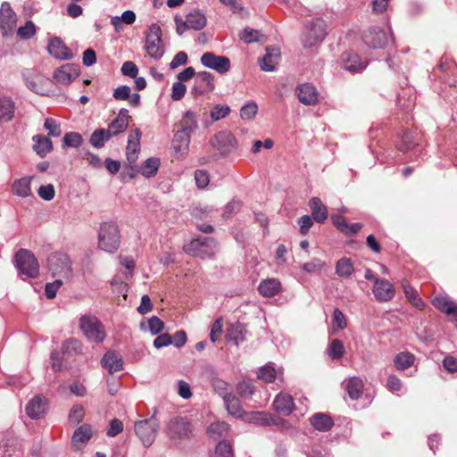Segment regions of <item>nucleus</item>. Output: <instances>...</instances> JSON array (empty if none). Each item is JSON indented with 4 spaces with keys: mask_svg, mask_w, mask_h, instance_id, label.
Here are the masks:
<instances>
[{
    "mask_svg": "<svg viewBox=\"0 0 457 457\" xmlns=\"http://www.w3.org/2000/svg\"><path fill=\"white\" fill-rule=\"evenodd\" d=\"M345 353V346L339 339H333L328 348V354L333 360L340 359Z\"/></svg>",
    "mask_w": 457,
    "mask_h": 457,
    "instance_id": "nucleus-51",
    "label": "nucleus"
},
{
    "mask_svg": "<svg viewBox=\"0 0 457 457\" xmlns=\"http://www.w3.org/2000/svg\"><path fill=\"white\" fill-rule=\"evenodd\" d=\"M312 210V217L318 223H323L328 219L327 207L319 197H312L309 202Z\"/></svg>",
    "mask_w": 457,
    "mask_h": 457,
    "instance_id": "nucleus-33",
    "label": "nucleus"
},
{
    "mask_svg": "<svg viewBox=\"0 0 457 457\" xmlns=\"http://www.w3.org/2000/svg\"><path fill=\"white\" fill-rule=\"evenodd\" d=\"M141 131L139 129H132L128 137V145L126 147V155L129 163L132 166L138 158L140 150Z\"/></svg>",
    "mask_w": 457,
    "mask_h": 457,
    "instance_id": "nucleus-18",
    "label": "nucleus"
},
{
    "mask_svg": "<svg viewBox=\"0 0 457 457\" xmlns=\"http://www.w3.org/2000/svg\"><path fill=\"white\" fill-rule=\"evenodd\" d=\"M155 414L156 411L149 419L136 421L134 425L135 433L145 448H149L154 444L160 429V423Z\"/></svg>",
    "mask_w": 457,
    "mask_h": 457,
    "instance_id": "nucleus-2",
    "label": "nucleus"
},
{
    "mask_svg": "<svg viewBox=\"0 0 457 457\" xmlns=\"http://www.w3.org/2000/svg\"><path fill=\"white\" fill-rule=\"evenodd\" d=\"M393 42L394 38L388 24L385 25L384 28L373 29V49L385 48L389 43Z\"/></svg>",
    "mask_w": 457,
    "mask_h": 457,
    "instance_id": "nucleus-29",
    "label": "nucleus"
},
{
    "mask_svg": "<svg viewBox=\"0 0 457 457\" xmlns=\"http://www.w3.org/2000/svg\"><path fill=\"white\" fill-rule=\"evenodd\" d=\"M299 101L305 105H312L319 101V93L316 87L309 83L299 85L295 89Z\"/></svg>",
    "mask_w": 457,
    "mask_h": 457,
    "instance_id": "nucleus-22",
    "label": "nucleus"
},
{
    "mask_svg": "<svg viewBox=\"0 0 457 457\" xmlns=\"http://www.w3.org/2000/svg\"><path fill=\"white\" fill-rule=\"evenodd\" d=\"M15 112L14 102L7 96L0 98V122H8L12 120Z\"/></svg>",
    "mask_w": 457,
    "mask_h": 457,
    "instance_id": "nucleus-35",
    "label": "nucleus"
},
{
    "mask_svg": "<svg viewBox=\"0 0 457 457\" xmlns=\"http://www.w3.org/2000/svg\"><path fill=\"white\" fill-rule=\"evenodd\" d=\"M174 21L177 34L182 36L187 29L200 30L204 29L206 26L207 20L202 12L195 10L187 14L185 20L181 16L176 15Z\"/></svg>",
    "mask_w": 457,
    "mask_h": 457,
    "instance_id": "nucleus-6",
    "label": "nucleus"
},
{
    "mask_svg": "<svg viewBox=\"0 0 457 457\" xmlns=\"http://www.w3.org/2000/svg\"><path fill=\"white\" fill-rule=\"evenodd\" d=\"M191 133L178 130L174 134L172 141V148L177 157H184L188 151L190 144Z\"/></svg>",
    "mask_w": 457,
    "mask_h": 457,
    "instance_id": "nucleus-25",
    "label": "nucleus"
},
{
    "mask_svg": "<svg viewBox=\"0 0 457 457\" xmlns=\"http://www.w3.org/2000/svg\"><path fill=\"white\" fill-rule=\"evenodd\" d=\"M17 24L16 13L7 2H4L0 7V29L4 36L11 33Z\"/></svg>",
    "mask_w": 457,
    "mask_h": 457,
    "instance_id": "nucleus-15",
    "label": "nucleus"
},
{
    "mask_svg": "<svg viewBox=\"0 0 457 457\" xmlns=\"http://www.w3.org/2000/svg\"><path fill=\"white\" fill-rule=\"evenodd\" d=\"M226 409L229 414L235 417H241L243 414V409L241 407L239 400L232 394L228 397L223 400Z\"/></svg>",
    "mask_w": 457,
    "mask_h": 457,
    "instance_id": "nucleus-45",
    "label": "nucleus"
},
{
    "mask_svg": "<svg viewBox=\"0 0 457 457\" xmlns=\"http://www.w3.org/2000/svg\"><path fill=\"white\" fill-rule=\"evenodd\" d=\"M347 327V320L344 313L339 309H335L332 318L333 331L342 330Z\"/></svg>",
    "mask_w": 457,
    "mask_h": 457,
    "instance_id": "nucleus-53",
    "label": "nucleus"
},
{
    "mask_svg": "<svg viewBox=\"0 0 457 457\" xmlns=\"http://www.w3.org/2000/svg\"><path fill=\"white\" fill-rule=\"evenodd\" d=\"M280 282L276 278L262 281L258 287L259 293L265 297L276 295L280 290Z\"/></svg>",
    "mask_w": 457,
    "mask_h": 457,
    "instance_id": "nucleus-37",
    "label": "nucleus"
},
{
    "mask_svg": "<svg viewBox=\"0 0 457 457\" xmlns=\"http://www.w3.org/2000/svg\"><path fill=\"white\" fill-rule=\"evenodd\" d=\"M261 37H262V34L259 30L253 29L250 28L245 29L239 34L240 39L247 44L259 41Z\"/></svg>",
    "mask_w": 457,
    "mask_h": 457,
    "instance_id": "nucleus-55",
    "label": "nucleus"
},
{
    "mask_svg": "<svg viewBox=\"0 0 457 457\" xmlns=\"http://www.w3.org/2000/svg\"><path fill=\"white\" fill-rule=\"evenodd\" d=\"M82 143V137L77 132H69L65 134L62 139V147H79Z\"/></svg>",
    "mask_w": 457,
    "mask_h": 457,
    "instance_id": "nucleus-52",
    "label": "nucleus"
},
{
    "mask_svg": "<svg viewBox=\"0 0 457 457\" xmlns=\"http://www.w3.org/2000/svg\"><path fill=\"white\" fill-rule=\"evenodd\" d=\"M280 51L276 47H267L266 54L259 60L260 68L264 71H273L278 64Z\"/></svg>",
    "mask_w": 457,
    "mask_h": 457,
    "instance_id": "nucleus-26",
    "label": "nucleus"
},
{
    "mask_svg": "<svg viewBox=\"0 0 457 457\" xmlns=\"http://www.w3.org/2000/svg\"><path fill=\"white\" fill-rule=\"evenodd\" d=\"M21 440L12 433H7L0 443V457H22Z\"/></svg>",
    "mask_w": 457,
    "mask_h": 457,
    "instance_id": "nucleus-13",
    "label": "nucleus"
},
{
    "mask_svg": "<svg viewBox=\"0 0 457 457\" xmlns=\"http://www.w3.org/2000/svg\"><path fill=\"white\" fill-rule=\"evenodd\" d=\"M237 392L241 397L249 398L254 393V386L249 381H243L237 384Z\"/></svg>",
    "mask_w": 457,
    "mask_h": 457,
    "instance_id": "nucleus-60",
    "label": "nucleus"
},
{
    "mask_svg": "<svg viewBox=\"0 0 457 457\" xmlns=\"http://www.w3.org/2000/svg\"><path fill=\"white\" fill-rule=\"evenodd\" d=\"M15 264L19 274L25 278H36L39 273V264L34 253L27 249H20L15 254Z\"/></svg>",
    "mask_w": 457,
    "mask_h": 457,
    "instance_id": "nucleus-5",
    "label": "nucleus"
},
{
    "mask_svg": "<svg viewBox=\"0 0 457 457\" xmlns=\"http://www.w3.org/2000/svg\"><path fill=\"white\" fill-rule=\"evenodd\" d=\"M325 267V262L318 258H313L309 262L303 263L302 269L308 273L320 271Z\"/></svg>",
    "mask_w": 457,
    "mask_h": 457,
    "instance_id": "nucleus-59",
    "label": "nucleus"
},
{
    "mask_svg": "<svg viewBox=\"0 0 457 457\" xmlns=\"http://www.w3.org/2000/svg\"><path fill=\"white\" fill-rule=\"evenodd\" d=\"M311 425L319 431H328L334 422L332 418L326 413H316L310 419Z\"/></svg>",
    "mask_w": 457,
    "mask_h": 457,
    "instance_id": "nucleus-36",
    "label": "nucleus"
},
{
    "mask_svg": "<svg viewBox=\"0 0 457 457\" xmlns=\"http://www.w3.org/2000/svg\"><path fill=\"white\" fill-rule=\"evenodd\" d=\"M214 457H234L231 445L225 441L220 442L216 446Z\"/></svg>",
    "mask_w": 457,
    "mask_h": 457,
    "instance_id": "nucleus-58",
    "label": "nucleus"
},
{
    "mask_svg": "<svg viewBox=\"0 0 457 457\" xmlns=\"http://www.w3.org/2000/svg\"><path fill=\"white\" fill-rule=\"evenodd\" d=\"M160 165V161L157 158L147 159L140 168V172L145 177L150 178L156 174Z\"/></svg>",
    "mask_w": 457,
    "mask_h": 457,
    "instance_id": "nucleus-49",
    "label": "nucleus"
},
{
    "mask_svg": "<svg viewBox=\"0 0 457 457\" xmlns=\"http://www.w3.org/2000/svg\"><path fill=\"white\" fill-rule=\"evenodd\" d=\"M373 294L378 301L386 302L395 296V290L388 280L379 279L373 276Z\"/></svg>",
    "mask_w": 457,
    "mask_h": 457,
    "instance_id": "nucleus-17",
    "label": "nucleus"
},
{
    "mask_svg": "<svg viewBox=\"0 0 457 457\" xmlns=\"http://www.w3.org/2000/svg\"><path fill=\"white\" fill-rule=\"evenodd\" d=\"M79 75V66L67 63L57 68L54 72V79L62 85H69Z\"/></svg>",
    "mask_w": 457,
    "mask_h": 457,
    "instance_id": "nucleus-16",
    "label": "nucleus"
},
{
    "mask_svg": "<svg viewBox=\"0 0 457 457\" xmlns=\"http://www.w3.org/2000/svg\"><path fill=\"white\" fill-rule=\"evenodd\" d=\"M147 326L153 336L158 335L164 328V323L157 316H152L147 321Z\"/></svg>",
    "mask_w": 457,
    "mask_h": 457,
    "instance_id": "nucleus-62",
    "label": "nucleus"
},
{
    "mask_svg": "<svg viewBox=\"0 0 457 457\" xmlns=\"http://www.w3.org/2000/svg\"><path fill=\"white\" fill-rule=\"evenodd\" d=\"M101 362L103 367L111 374L122 370L123 367L121 356L115 352H107L104 355Z\"/></svg>",
    "mask_w": 457,
    "mask_h": 457,
    "instance_id": "nucleus-31",
    "label": "nucleus"
},
{
    "mask_svg": "<svg viewBox=\"0 0 457 457\" xmlns=\"http://www.w3.org/2000/svg\"><path fill=\"white\" fill-rule=\"evenodd\" d=\"M273 407L277 412L288 416L295 407L293 397L287 393H279L274 399Z\"/></svg>",
    "mask_w": 457,
    "mask_h": 457,
    "instance_id": "nucleus-28",
    "label": "nucleus"
},
{
    "mask_svg": "<svg viewBox=\"0 0 457 457\" xmlns=\"http://www.w3.org/2000/svg\"><path fill=\"white\" fill-rule=\"evenodd\" d=\"M432 304L436 309L447 315H453L454 320H457V303L452 301L448 296H436Z\"/></svg>",
    "mask_w": 457,
    "mask_h": 457,
    "instance_id": "nucleus-30",
    "label": "nucleus"
},
{
    "mask_svg": "<svg viewBox=\"0 0 457 457\" xmlns=\"http://www.w3.org/2000/svg\"><path fill=\"white\" fill-rule=\"evenodd\" d=\"M44 127L48 130V135L51 137H59L62 134L60 123L53 118H46Z\"/></svg>",
    "mask_w": 457,
    "mask_h": 457,
    "instance_id": "nucleus-57",
    "label": "nucleus"
},
{
    "mask_svg": "<svg viewBox=\"0 0 457 457\" xmlns=\"http://www.w3.org/2000/svg\"><path fill=\"white\" fill-rule=\"evenodd\" d=\"M330 219L333 225L346 237H352L362 228L361 222L348 223L345 218L339 214H332Z\"/></svg>",
    "mask_w": 457,
    "mask_h": 457,
    "instance_id": "nucleus-20",
    "label": "nucleus"
},
{
    "mask_svg": "<svg viewBox=\"0 0 457 457\" xmlns=\"http://www.w3.org/2000/svg\"><path fill=\"white\" fill-rule=\"evenodd\" d=\"M33 140L35 142L34 149L41 157H44L46 154L52 151L53 144L48 137L37 135L33 137Z\"/></svg>",
    "mask_w": 457,
    "mask_h": 457,
    "instance_id": "nucleus-40",
    "label": "nucleus"
},
{
    "mask_svg": "<svg viewBox=\"0 0 457 457\" xmlns=\"http://www.w3.org/2000/svg\"><path fill=\"white\" fill-rule=\"evenodd\" d=\"M403 292L408 301L416 308L422 310L425 307V303L420 297L417 290L409 283L403 284Z\"/></svg>",
    "mask_w": 457,
    "mask_h": 457,
    "instance_id": "nucleus-41",
    "label": "nucleus"
},
{
    "mask_svg": "<svg viewBox=\"0 0 457 457\" xmlns=\"http://www.w3.org/2000/svg\"><path fill=\"white\" fill-rule=\"evenodd\" d=\"M82 352V344L75 338H70L62 345V353L63 354H79Z\"/></svg>",
    "mask_w": 457,
    "mask_h": 457,
    "instance_id": "nucleus-46",
    "label": "nucleus"
},
{
    "mask_svg": "<svg viewBox=\"0 0 457 457\" xmlns=\"http://www.w3.org/2000/svg\"><path fill=\"white\" fill-rule=\"evenodd\" d=\"M228 426L225 422L218 421L211 424L207 428V434L213 439H218L227 434Z\"/></svg>",
    "mask_w": 457,
    "mask_h": 457,
    "instance_id": "nucleus-47",
    "label": "nucleus"
},
{
    "mask_svg": "<svg viewBox=\"0 0 457 457\" xmlns=\"http://www.w3.org/2000/svg\"><path fill=\"white\" fill-rule=\"evenodd\" d=\"M353 271V266L350 259L344 257L337 261L336 272L340 277H349Z\"/></svg>",
    "mask_w": 457,
    "mask_h": 457,
    "instance_id": "nucleus-50",
    "label": "nucleus"
},
{
    "mask_svg": "<svg viewBox=\"0 0 457 457\" xmlns=\"http://www.w3.org/2000/svg\"><path fill=\"white\" fill-rule=\"evenodd\" d=\"M79 327L89 341L101 343L105 338L104 326L99 320L94 316H82L79 320Z\"/></svg>",
    "mask_w": 457,
    "mask_h": 457,
    "instance_id": "nucleus-8",
    "label": "nucleus"
},
{
    "mask_svg": "<svg viewBox=\"0 0 457 457\" xmlns=\"http://www.w3.org/2000/svg\"><path fill=\"white\" fill-rule=\"evenodd\" d=\"M343 68L350 72H360L363 71L368 62L366 60H361L360 56L352 51L345 52L342 54Z\"/></svg>",
    "mask_w": 457,
    "mask_h": 457,
    "instance_id": "nucleus-21",
    "label": "nucleus"
},
{
    "mask_svg": "<svg viewBox=\"0 0 457 457\" xmlns=\"http://www.w3.org/2000/svg\"><path fill=\"white\" fill-rule=\"evenodd\" d=\"M33 177H23L16 179L12 185V192L20 197H28L31 195V181Z\"/></svg>",
    "mask_w": 457,
    "mask_h": 457,
    "instance_id": "nucleus-34",
    "label": "nucleus"
},
{
    "mask_svg": "<svg viewBox=\"0 0 457 457\" xmlns=\"http://www.w3.org/2000/svg\"><path fill=\"white\" fill-rule=\"evenodd\" d=\"M345 389L351 399L356 400L362 395L363 384L359 378H351L345 386Z\"/></svg>",
    "mask_w": 457,
    "mask_h": 457,
    "instance_id": "nucleus-43",
    "label": "nucleus"
},
{
    "mask_svg": "<svg viewBox=\"0 0 457 457\" xmlns=\"http://www.w3.org/2000/svg\"><path fill=\"white\" fill-rule=\"evenodd\" d=\"M46 400L41 395L34 396L26 406L27 415L33 420L40 419L46 414Z\"/></svg>",
    "mask_w": 457,
    "mask_h": 457,
    "instance_id": "nucleus-24",
    "label": "nucleus"
},
{
    "mask_svg": "<svg viewBox=\"0 0 457 457\" xmlns=\"http://www.w3.org/2000/svg\"><path fill=\"white\" fill-rule=\"evenodd\" d=\"M214 89V76L209 71H199L196 74L192 92L195 95H204Z\"/></svg>",
    "mask_w": 457,
    "mask_h": 457,
    "instance_id": "nucleus-19",
    "label": "nucleus"
},
{
    "mask_svg": "<svg viewBox=\"0 0 457 457\" xmlns=\"http://www.w3.org/2000/svg\"><path fill=\"white\" fill-rule=\"evenodd\" d=\"M49 54L56 59L71 60L73 54L71 49L59 37H54L48 44Z\"/></svg>",
    "mask_w": 457,
    "mask_h": 457,
    "instance_id": "nucleus-23",
    "label": "nucleus"
},
{
    "mask_svg": "<svg viewBox=\"0 0 457 457\" xmlns=\"http://www.w3.org/2000/svg\"><path fill=\"white\" fill-rule=\"evenodd\" d=\"M145 50L148 55L155 60L161 59L164 54L162 29L156 23H153L146 33Z\"/></svg>",
    "mask_w": 457,
    "mask_h": 457,
    "instance_id": "nucleus-9",
    "label": "nucleus"
},
{
    "mask_svg": "<svg viewBox=\"0 0 457 457\" xmlns=\"http://www.w3.org/2000/svg\"><path fill=\"white\" fill-rule=\"evenodd\" d=\"M210 144L223 155L233 153L237 146L236 137L231 132L227 130H222L215 134L211 138Z\"/></svg>",
    "mask_w": 457,
    "mask_h": 457,
    "instance_id": "nucleus-11",
    "label": "nucleus"
},
{
    "mask_svg": "<svg viewBox=\"0 0 457 457\" xmlns=\"http://www.w3.org/2000/svg\"><path fill=\"white\" fill-rule=\"evenodd\" d=\"M216 247V241L212 237H204L194 239L185 245L184 251L189 255L204 259L212 256Z\"/></svg>",
    "mask_w": 457,
    "mask_h": 457,
    "instance_id": "nucleus-7",
    "label": "nucleus"
},
{
    "mask_svg": "<svg viewBox=\"0 0 457 457\" xmlns=\"http://www.w3.org/2000/svg\"><path fill=\"white\" fill-rule=\"evenodd\" d=\"M85 415L84 408L81 405H74L69 413V420L72 424L79 423Z\"/></svg>",
    "mask_w": 457,
    "mask_h": 457,
    "instance_id": "nucleus-63",
    "label": "nucleus"
},
{
    "mask_svg": "<svg viewBox=\"0 0 457 457\" xmlns=\"http://www.w3.org/2000/svg\"><path fill=\"white\" fill-rule=\"evenodd\" d=\"M165 432L172 441L187 439L191 435V426L186 418L174 417L170 420L165 427Z\"/></svg>",
    "mask_w": 457,
    "mask_h": 457,
    "instance_id": "nucleus-10",
    "label": "nucleus"
},
{
    "mask_svg": "<svg viewBox=\"0 0 457 457\" xmlns=\"http://www.w3.org/2000/svg\"><path fill=\"white\" fill-rule=\"evenodd\" d=\"M212 387L223 400L233 394V389L229 384L220 378H213L212 381Z\"/></svg>",
    "mask_w": 457,
    "mask_h": 457,
    "instance_id": "nucleus-48",
    "label": "nucleus"
},
{
    "mask_svg": "<svg viewBox=\"0 0 457 457\" xmlns=\"http://www.w3.org/2000/svg\"><path fill=\"white\" fill-rule=\"evenodd\" d=\"M258 106L254 102H249L242 106L240 116L243 120H252L255 117Z\"/></svg>",
    "mask_w": 457,
    "mask_h": 457,
    "instance_id": "nucleus-56",
    "label": "nucleus"
},
{
    "mask_svg": "<svg viewBox=\"0 0 457 457\" xmlns=\"http://www.w3.org/2000/svg\"><path fill=\"white\" fill-rule=\"evenodd\" d=\"M93 432L89 425H82L79 427L73 433L72 444L78 445L79 444H86L91 437Z\"/></svg>",
    "mask_w": 457,
    "mask_h": 457,
    "instance_id": "nucleus-42",
    "label": "nucleus"
},
{
    "mask_svg": "<svg viewBox=\"0 0 457 457\" xmlns=\"http://www.w3.org/2000/svg\"><path fill=\"white\" fill-rule=\"evenodd\" d=\"M420 138L418 131L403 129L397 134L395 146L403 153L412 151L419 145Z\"/></svg>",
    "mask_w": 457,
    "mask_h": 457,
    "instance_id": "nucleus-14",
    "label": "nucleus"
},
{
    "mask_svg": "<svg viewBox=\"0 0 457 457\" xmlns=\"http://www.w3.org/2000/svg\"><path fill=\"white\" fill-rule=\"evenodd\" d=\"M48 271L53 278L70 280L73 276L70 257L63 253H53L46 260Z\"/></svg>",
    "mask_w": 457,
    "mask_h": 457,
    "instance_id": "nucleus-1",
    "label": "nucleus"
},
{
    "mask_svg": "<svg viewBox=\"0 0 457 457\" xmlns=\"http://www.w3.org/2000/svg\"><path fill=\"white\" fill-rule=\"evenodd\" d=\"M200 62L204 67L213 70L220 74L228 72L231 68L230 60L227 56L216 55L212 52L203 54Z\"/></svg>",
    "mask_w": 457,
    "mask_h": 457,
    "instance_id": "nucleus-12",
    "label": "nucleus"
},
{
    "mask_svg": "<svg viewBox=\"0 0 457 457\" xmlns=\"http://www.w3.org/2000/svg\"><path fill=\"white\" fill-rule=\"evenodd\" d=\"M179 130L192 133L198 128L197 116L193 111H187L179 121Z\"/></svg>",
    "mask_w": 457,
    "mask_h": 457,
    "instance_id": "nucleus-39",
    "label": "nucleus"
},
{
    "mask_svg": "<svg viewBox=\"0 0 457 457\" xmlns=\"http://www.w3.org/2000/svg\"><path fill=\"white\" fill-rule=\"evenodd\" d=\"M63 280L56 278L52 283H46L45 287L46 296L48 299H54L56 296L58 289L62 286Z\"/></svg>",
    "mask_w": 457,
    "mask_h": 457,
    "instance_id": "nucleus-61",
    "label": "nucleus"
},
{
    "mask_svg": "<svg viewBox=\"0 0 457 457\" xmlns=\"http://www.w3.org/2000/svg\"><path fill=\"white\" fill-rule=\"evenodd\" d=\"M246 328L245 327L239 323L231 324L228 329L226 337L227 340L232 342L235 345H238L245 340Z\"/></svg>",
    "mask_w": 457,
    "mask_h": 457,
    "instance_id": "nucleus-32",
    "label": "nucleus"
},
{
    "mask_svg": "<svg viewBox=\"0 0 457 457\" xmlns=\"http://www.w3.org/2000/svg\"><path fill=\"white\" fill-rule=\"evenodd\" d=\"M276 370L271 365H264L258 371V378L266 383H271L276 378Z\"/></svg>",
    "mask_w": 457,
    "mask_h": 457,
    "instance_id": "nucleus-54",
    "label": "nucleus"
},
{
    "mask_svg": "<svg viewBox=\"0 0 457 457\" xmlns=\"http://www.w3.org/2000/svg\"><path fill=\"white\" fill-rule=\"evenodd\" d=\"M415 355L410 352L403 351L394 358V365L398 370H404L413 365Z\"/></svg>",
    "mask_w": 457,
    "mask_h": 457,
    "instance_id": "nucleus-38",
    "label": "nucleus"
},
{
    "mask_svg": "<svg viewBox=\"0 0 457 457\" xmlns=\"http://www.w3.org/2000/svg\"><path fill=\"white\" fill-rule=\"evenodd\" d=\"M17 33L21 38L28 39L32 37L36 33L34 23L30 21H27L24 26L18 29Z\"/></svg>",
    "mask_w": 457,
    "mask_h": 457,
    "instance_id": "nucleus-64",
    "label": "nucleus"
},
{
    "mask_svg": "<svg viewBox=\"0 0 457 457\" xmlns=\"http://www.w3.org/2000/svg\"><path fill=\"white\" fill-rule=\"evenodd\" d=\"M326 36V22L322 19L316 18L305 26L301 41L304 48H312L320 44Z\"/></svg>",
    "mask_w": 457,
    "mask_h": 457,
    "instance_id": "nucleus-3",
    "label": "nucleus"
},
{
    "mask_svg": "<svg viewBox=\"0 0 457 457\" xmlns=\"http://www.w3.org/2000/svg\"><path fill=\"white\" fill-rule=\"evenodd\" d=\"M120 231L115 223L104 222L100 226L98 245L102 250L107 253L115 252L120 246Z\"/></svg>",
    "mask_w": 457,
    "mask_h": 457,
    "instance_id": "nucleus-4",
    "label": "nucleus"
},
{
    "mask_svg": "<svg viewBox=\"0 0 457 457\" xmlns=\"http://www.w3.org/2000/svg\"><path fill=\"white\" fill-rule=\"evenodd\" d=\"M112 138L111 135L105 129H96L90 137V144L96 148H101L104 145L105 142Z\"/></svg>",
    "mask_w": 457,
    "mask_h": 457,
    "instance_id": "nucleus-44",
    "label": "nucleus"
},
{
    "mask_svg": "<svg viewBox=\"0 0 457 457\" xmlns=\"http://www.w3.org/2000/svg\"><path fill=\"white\" fill-rule=\"evenodd\" d=\"M129 111L127 109H121L118 116L110 123L107 131L111 137H115L120 133L124 132L129 126Z\"/></svg>",
    "mask_w": 457,
    "mask_h": 457,
    "instance_id": "nucleus-27",
    "label": "nucleus"
}]
</instances>
